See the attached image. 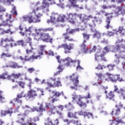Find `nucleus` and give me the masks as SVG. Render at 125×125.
<instances>
[{
    "mask_svg": "<svg viewBox=\"0 0 125 125\" xmlns=\"http://www.w3.org/2000/svg\"><path fill=\"white\" fill-rule=\"evenodd\" d=\"M107 35L109 36V37L114 36V32L112 31H107Z\"/></svg>",
    "mask_w": 125,
    "mask_h": 125,
    "instance_id": "338daca9",
    "label": "nucleus"
},
{
    "mask_svg": "<svg viewBox=\"0 0 125 125\" xmlns=\"http://www.w3.org/2000/svg\"><path fill=\"white\" fill-rule=\"evenodd\" d=\"M81 115H82V111L75 112L74 113L69 111L67 113L68 118H70V119H75L76 120H79L78 115L81 116Z\"/></svg>",
    "mask_w": 125,
    "mask_h": 125,
    "instance_id": "aec40b11",
    "label": "nucleus"
},
{
    "mask_svg": "<svg viewBox=\"0 0 125 125\" xmlns=\"http://www.w3.org/2000/svg\"><path fill=\"white\" fill-rule=\"evenodd\" d=\"M58 109H57V106H53V107L49 109V112L51 113L52 115H55L56 114Z\"/></svg>",
    "mask_w": 125,
    "mask_h": 125,
    "instance_id": "c9c22d12",
    "label": "nucleus"
},
{
    "mask_svg": "<svg viewBox=\"0 0 125 125\" xmlns=\"http://www.w3.org/2000/svg\"><path fill=\"white\" fill-rule=\"evenodd\" d=\"M49 92H51V94H53L52 96L48 98L49 102H51V103H54L58 101V97H60L61 96V93L59 91H56L55 90L52 91L51 90H48Z\"/></svg>",
    "mask_w": 125,
    "mask_h": 125,
    "instance_id": "f3484780",
    "label": "nucleus"
},
{
    "mask_svg": "<svg viewBox=\"0 0 125 125\" xmlns=\"http://www.w3.org/2000/svg\"><path fill=\"white\" fill-rule=\"evenodd\" d=\"M17 45H21L22 47L25 46V42H24V40H19L17 41V43H14V46H17Z\"/></svg>",
    "mask_w": 125,
    "mask_h": 125,
    "instance_id": "72a5a7b5",
    "label": "nucleus"
},
{
    "mask_svg": "<svg viewBox=\"0 0 125 125\" xmlns=\"http://www.w3.org/2000/svg\"><path fill=\"white\" fill-rule=\"evenodd\" d=\"M69 79L73 83V86H71L70 88L74 90H78L80 81H79V76L77 73H73L72 75L69 76Z\"/></svg>",
    "mask_w": 125,
    "mask_h": 125,
    "instance_id": "9b49d317",
    "label": "nucleus"
},
{
    "mask_svg": "<svg viewBox=\"0 0 125 125\" xmlns=\"http://www.w3.org/2000/svg\"><path fill=\"white\" fill-rule=\"evenodd\" d=\"M118 93L119 94V97L121 99L125 100V88L124 89L121 88Z\"/></svg>",
    "mask_w": 125,
    "mask_h": 125,
    "instance_id": "7c9ffc66",
    "label": "nucleus"
},
{
    "mask_svg": "<svg viewBox=\"0 0 125 125\" xmlns=\"http://www.w3.org/2000/svg\"><path fill=\"white\" fill-rule=\"evenodd\" d=\"M3 42H14V40H13V38H10V39L7 38L4 39Z\"/></svg>",
    "mask_w": 125,
    "mask_h": 125,
    "instance_id": "de8ad7c7",
    "label": "nucleus"
},
{
    "mask_svg": "<svg viewBox=\"0 0 125 125\" xmlns=\"http://www.w3.org/2000/svg\"><path fill=\"white\" fill-rule=\"evenodd\" d=\"M115 94H114V92L110 91L106 95V99H109V100H113V101H115Z\"/></svg>",
    "mask_w": 125,
    "mask_h": 125,
    "instance_id": "c85d7f7f",
    "label": "nucleus"
},
{
    "mask_svg": "<svg viewBox=\"0 0 125 125\" xmlns=\"http://www.w3.org/2000/svg\"><path fill=\"white\" fill-rule=\"evenodd\" d=\"M28 82H29V83L27 84V86H28L29 88H32V84H33L34 83H33V81H32L31 79H28Z\"/></svg>",
    "mask_w": 125,
    "mask_h": 125,
    "instance_id": "603ef678",
    "label": "nucleus"
},
{
    "mask_svg": "<svg viewBox=\"0 0 125 125\" xmlns=\"http://www.w3.org/2000/svg\"><path fill=\"white\" fill-rule=\"evenodd\" d=\"M37 105L39 106V108H38V112H45L46 111V108L43 106V103L40 104L39 102L37 103Z\"/></svg>",
    "mask_w": 125,
    "mask_h": 125,
    "instance_id": "c756f323",
    "label": "nucleus"
},
{
    "mask_svg": "<svg viewBox=\"0 0 125 125\" xmlns=\"http://www.w3.org/2000/svg\"><path fill=\"white\" fill-rule=\"evenodd\" d=\"M93 39H97V40H100L101 39V33L99 31H96L93 36Z\"/></svg>",
    "mask_w": 125,
    "mask_h": 125,
    "instance_id": "4c0bfd02",
    "label": "nucleus"
},
{
    "mask_svg": "<svg viewBox=\"0 0 125 125\" xmlns=\"http://www.w3.org/2000/svg\"><path fill=\"white\" fill-rule=\"evenodd\" d=\"M64 123H65L67 125H71V124H73V125H79V122H81L79 120H69L68 119H65L63 120Z\"/></svg>",
    "mask_w": 125,
    "mask_h": 125,
    "instance_id": "bb28decb",
    "label": "nucleus"
},
{
    "mask_svg": "<svg viewBox=\"0 0 125 125\" xmlns=\"http://www.w3.org/2000/svg\"><path fill=\"white\" fill-rule=\"evenodd\" d=\"M96 49H97V47H96V45H94L90 51V52H95V51H96Z\"/></svg>",
    "mask_w": 125,
    "mask_h": 125,
    "instance_id": "13d9d810",
    "label": "nucleus"
},
{
    "mask_svg": "<svg viewBox=\"0 0 125 125\" xmlns=\"http://www.w3.org/2000/svg\"><path fill=\"white\" fill-rule=\"evenodd\" d=\"M40 30H41V32H53V28L48 27L45 28H39L37 29L38 31H40Z\"/></svg>",
    "mask_w": 125,
    "mask_h": 125,
    "instance_id": "e433bc0d",
    "label": "nucleus"
},
{
    "mask_svg": "<svg viewBox=\"0 0 125 125\" xmlns=\"http://www.w3.org/2000/svg\"><path fill=\"white\" fill-rule=\"evenodd\" d=\"M56 114H57V115H58V116L60 117V118H61L62 117H63V113L60 111H59V110H57V112L56 113Z\"/></svg>",
    "mask_w": 125,
    "mask_h": 125,
    "instance_id": "4d7b16f0",
    "label": "nucleus"
},
{
    "mask_svg": "<svg viewBox=\"0 0 125 125\" xmlns=\"http://www.w3.org/2000/svg\"><path fill=\"white\" fill-rule=\"evenodd\" d=\"M104 49L105 51H103L101 54H99V53H96L95 54V59L96 61L99 60V59L101 58V61H103L104 62H107V59L104 56L106 55L107 52H109V48H108V46H106L104 47Z\"/></svg>",
    "mask_w": 125,
    "mask_h": 125,
    "instance_id": "ddd939ff",
    "label": "nucleus"
},
{
    "mask_svg": "<svg viewBox=\"0 0 125 125\" xmlns=\"http://www.w3.org/2000/svg\"><path fill=\"white\" fill-rule=\"evenodd\" d=\"M6 9H5V8L3 7L2 5H0V13L1 12H5V11Z\"/></svg>",
    "mask_w": 125,
    "mask_h": 125,
    "instance_id": "864d4df0",
    "label": "nucleus"
},
{
    "mask_svg": "<svg viewBox=\"0 0 125 125\" xmlns=\"http://www.w3.org/2000/svg\"><path fill=\"white\" fill-rule=\"evenodd\" d=\"M7 67L13 68V69H20V68H23V66L19 65L18 63L14 62H10Z\"/></svg>",
    "mask_w": 125,
    "mask_h": 125,
    "instance_id": "a878e982",
    "label": "nucleus"
},
{
    "mask_svg": "<svg viewBox=\"0 0 125 125\" xmlns=\"http://www.w3.org/2000/svg\"><path fill=\"white\" fill-rule=\"evenodd\" d=\"M47 55H49L51 56H54V53L53 51L50 50L48 52H47Z\"/></svg>",
    "mask_w": 125,
    "mask_h": 125,
    "instance_id": "bf43d9fd",
    "label": "nucleus"
},
{
    "mask_svg": "<svg viewBox=\"0 0 125 125\" xmlns=\"http://www.w3.org/2000/svg\"><path fill=\"white\" fill-rule=\"evenodd\" d=\"M55 1L53 0H42V5L40 7H38L36 8V11H39V10H42L43 9H46V11H49V6L52 5L53 4H55Z\"/></svg>",
    "mask_w": 125,
    "mask_h": 125,
    "instance_id": "1a4fd4ad",
    "label": "nucleus"
},
{
    "mask_svg": "<svg viewBox=\"0 0 125 125\" xmlns=\"http://www.w3.org/2000/svg\"><path fill=\"white\" fill-rule=\"evenodd\" d=\"M77 18H79L81 22L83 23L85 27H87V25L90 27L91 31H93V28L96 26V25H100L102 23V19L96 16L93 17L91 15L88 16L86 18V16L83 14H78L76 13H69L67 19L69 22L73 25H77L79 24V21L77 20ZM90 19H92L91 22L87 24L86 21H89Z\"/></svg>",
    "mask_w": 125,
    "mask_h": 125,
    "instance_id": "f257e3e1",
    "label": "nucleus"
},
{
    "mask_svg": "<svg viewBox=\"0 0 125 125\" xmlns=\"http://www.w3.org/2000/svg\"><path fill=\"white\" fill-rule=\"evenodd\" d=\"M33 12L35 13L34 16L33 15H27L22 17L21 21L22 22H27L31 24V23H39L41 22V17L42 16V15L39 13L38 15H36V11H33Z\"/></svg>",
    "mask_w": 125,
    "mask_h": 125,
    "instance_id": "39448f33",
    "label": "nucleus"
},
{
    "mask_svg": "<svg viewBox=\"0 0 125 125\" xmlns=\"http://www.w3.org/2000/svg\"><path fill=\"white\" fill-rule=\"evenodd\" d=\"M24 97L26 99V96L25 95V92L22 91L21 93L18 94L17 95L16 98H14L13 99L14 101L15 102H16L17 103H18L19 104H22V100L21 99L23 98Z\"/></svg>",
    "mask_w": 125,
    "mask_h": 125,
    "instance_id": "6ab92c4d",
    "label": "nucleus"
},
{
    "mask_svg": "<svg viewBox=\"0 0 125 125\" xmlns=\"http://www.w3.org/2000/svg\"><path fill=\"white\" fill-rule=\"evenodd\" d=\"M58 16V14H55L50 16V20L48 19L47 20V23H52L54 25L57 24L58 21L57 20H56V18Z\"/></svg>",
    "mask_w": 125,
    "mask_h": 125,
    "instance_id": "b1692460",
    "label": "nucleus"
},
{
    "mask_svg": "<svg viewBox=\"0 0 125 125\" xmlns=\"http://www.w3.org/2000/svg\"><path fill=\"white\" fill-rule=\"evenodd\" d=\"M81 115H83L84 117H86L87 118H88V119H89L90 117H92L93 116L92 113H90L89 112H83L82 111L81 113Z\"/></svg>",
    "mask_w": 125,
    "mask_h": 125,
    "instance_id": "a19ab883",
    "label": "nucleus"
},
{
    "mask_svg": "<svg viewBox=\"0 0 125 125\" xmlns=\"http://www.w3.org/2000/svg\"><path fill=\"white\" fill-rule=\"evenodd\" d=\"M51 82H47V85L48 87H59V86H62V84L61 83V82L60 81H56V78L51 77L50 78Z\"/></svg>",
    "mask_w": 125,
    "mask_h": 125,
    "instance_id": "a211bd4d",
    "label": "nucleus"
},
{
    "mask_svg": "<svg viewBox=\"0 0 125 125\" xmlns=\"http://www.w3.org/2000/svg\"><path fill=\"white\" fill-rule=\"evenodd\" d=\"M22 76V74L19 73V74H15V73H12L11 75H8L7 77V80H10L12 81V83H15V80L12 79L13 78L14 79H19V78H21Z\"/></svg>",
    "mask_w": 125,
    "mask_h": 125,
    "instance_id": "4be33fe9",
    "label": "nucleus"
},
{
    "mask_svg": "<svg viewBox=\"0 0 125 125\" xmlns=\"http://www.w3.org/2000/svg\"><path fill=\"white\" fill-rule=\"evenodd\" d=\"M116 65L109 64L107 65V68L108 69L109 71H113L114 70V67H115Z\"/></svg>",
    "mask_w": 125,
    "mask_h": 125,
    "instance_id": "49530a36",
    "label": "nucleus"
},
{
    "mask_svg": "<svg viewBox=\"0 0 125 125\" xmlns=\"http://www.w3.org/2000/svg\"><path fill=\"white\" fill-rule=\"evenodd\" d=\"M105 75L112 83H116L117 82L122 83V82H125V80L123 78L121 77L120 74H112L107 72L105 73Z\"/></svg>",
    "mask_w": 125,
    "mask_h": 125,
    "instance_id": "dca6fc26",
    "label": "nucleus"
},
{
    "mask_svg": "<svg viewBox=\"0 0 125 125\" xmlns=\"http://www.w3.org/2000/svg\"><path fill=\"white\" fill-rule=\"evenodd\" d=\"M12 21L9 20H6L5 21H3L1 23H0V34L1 35H4V34H9V32H10V29H8L6 30H4L3 28H0V27H5L6 26H8V27H11L12 25H11V23H12Z\"/></svg>",
    "mask_w": 125,
    "mask_h": 125,
    "instance_id": "f8f14e48",
    "label": "nucleus"
},
{
    "mask_svg": "<svg viewBox=\"0 0 125 125\" xmlns=\"http://www.w3.org/2000/svg\"><path fill=\"white\" fill-rule=\"evenodd\" d=\"M42 55H43V51L40 50L38 52V55L37 56H35L34 55H32L30 57L25 56L24 58H23L22 56H20V59L21 61H23V62H34L35 60H38V59L41 57Z\"/></svg>",
    "mask_w": 125,
    "mask_h": 125,
    "instance_id": "6e6552de",
    "label": "nucleus"
},
{
    "mask_svg": "<svg viewBox=\"0 0 125 125\" xmlns=\"http://www.w3.org/2000/svg\"><path fill=\"white\" fill-rule=\"evenodd\" d=\"M85 42H86V40H84L83 41L82 43L80 45V48L81 50L83 51V53H87V51H88V49L87 47H86Z\"/></svg>",
    "mask_w": 125,
    "mask_h": 125,
    "instance_id": "cd10ccee",
    "label": "nucleus"
},
{
    "mask_svg": "<svg viewBox=\"0 0 125 125\" xmlns=\"http://www.w3.org/2000/svg\"><path fill=\"white\" fill-rule=\"evenodd\" d=\"M123 32H125V29L124 28V26H120L119 27L118 30L116 31V34L119 33V34H121L122 36H125V33H123Z\"/></svg>",
    "mask_w": 125,
    "mask_h": 125,
    "instance_id": "58836bf2",
    "label": "nucleus"
},
{
    "mask_svg": "<svg viewBox=\"0 0 125 125\" xmlns=\"http://www.w3.org/2000/svg\"><path fill=\"white\" fill-rule=\"evenodd\" d=\"M16 83H17L18 84L19 86H21V88H25V85L26 84L25 82L22 81H16Z\"/></svg>",
    "mask_w": 125,
    "mask_h": 125,
    "instance_id": "79ce46f5",
    "label": "nucleus"
},
{
    "mask_svg": "<svg viewBox=\"0 0 125 125\" xmlns=\"http://www.w3.org/2000/svg\"><path fill=\"white\" fill-rule=\"evenodd\" d=\"M32 119L33 120V122L34 123H37V122H39V121H40V118H39V117H35L32 118Z\"/></svg>",
    "mask_w": 125,
    "mask_h": 125,
    "instance_id": "e2e57ef3",
    "label": "nucleus"
},
{
    "mask_svg": "<svg viewBox=\"0 0 125 125\" xmlns=\"http://www.w3.org/2000/svg\"><path fill=\"white\" fill-rule=\"evenodd\" d=\"M62 62H66L65 63H64V66H65V67L70 66L71 65V63H72L73 64H75V63H77V62L78 66L76 67L77 70H78V69H79V68L80 69H82V67L80 64L81 63V61L79 60H72V59L68 57L65 59H64L63 60H62Z\"/></svg>",
    "mask_w": 125,
    "mask_h": 125,
    "instance_id": "2eb2a0df",
    "label": "nucleus"
},
{
    "mask_svg": "<svg viewBox=\"0 0 125 125\" xmlns=\"http://www.w3.org/2000/svg\"><path fill=\"white\" fill-rule=\"evenodd\" d=\"M35 70L36 69L34 67L29 68L28 69V72L30 74H32L33 72H35Z\"/></svg>",
    "mask_w": 125,
    "mask_h": 125,
    "instance_id": "6e6d98bb",
    "label": "nucleus"
},
{
    "mask_svg": "<svg viewBox=\"0 0 125 125\" xmlns=\"http://www.w3.org/2000/svg\"><path fill=\"white\" fill-rule=\"evenodd\" d=\"M90 93H88L87 97H82L81 95H72V99L80 106L83 108H86L87 105L89 103V101L87 99H90Z\"/></svg>",
    "mask_w": 125,
    "mask_h": 125,
    "instance_id": "7ed1b4c3",
    "label": "nucleus"
},
{
    "mask_svg": "<svg viewBox=\"0 0 125 125\" xmlns=\"http://www.w3.org/2000/svg\"><path fill=\"white\" fill-rule=\"evenodd\" d=\"M101 43H105L107 44L108 43V39L104 38L103 40H102L101 41Z\"/></svg>",
    "mask_w": 125,
    "mask_h": 125,
    "instance_id": "052dcab7",
    "label": "nucleus"
},
{
    "mask_svg": "<svg viewBox=\"0 0 125 125\" xmlns=\"http://www.w3.org/2000/svg\"><path fill=\"white\" fill-rule=\"evenodd\" d=\"M46 47V45H42L40 46V50H41L42 51H44V48Z\"/></svg>",
    "mask_w": 125,
    "mask_h": 125,
    "instance_id": "0e129e2a",
    "label": "nucleus"
},
{
    "mask_svg": "<svg viewBox=\"0 0 125 125\" xmlns=\"http://www.w3.org/2000/svg\"><path fill=\"white\" fill-rule=\"evenodd\" d=\"M115 107L117 108V109L115 110V116H119L120 115V113H121V109L123 108V105L120 104L119 105H116Z\"/></svg>",
    "mask_w": 125,
    "mask_h": 125,
    "instance_id": "473e14b6",
    "label": "nucleus"
},
{
    "mask_svg": "<svg viewBox=\"0 0 125 125\" xmlns=\"http://www.w3.org/2000/svg\"><path fill=\"white\" fill-rule=\"evenodd\" d=\"M12 56V55L11 54L8 53H2V54L0 55V58L1 59L4 58V57H7L8 58H10Z\"/></svg>",
    "mask_w": 125,
    "mask_h": 125,
    "instance_id": "ea45409f",
    "label": "nucleus"
},
{
    "mask_svg": "<svg viewBox=\"0 0 125 125\" xmlns=\"http://www.w3.org/2000/svg\"><path fill=\"white\" fill-rule=\"evenodd\" d=\"M82 35L83 39L86 40V41H89V39H90V34H87L86 33H83Z\"/></svg>",
    "mask_w": 125,
    "mask_h": 125,
    "instance_id": "37998d69",
    "label": "nucleus"
},
{
    "mask_svg": "<svg viewBox=\"0 0 125 125\" xmlns=\"http://www.w3.org/2000/svg\"><path fill=\"white\" fill-rule=\"evenodd\" d=\"M58 69L59 70L58 71L60 72V73L62 72V71L64 70V66H63V64H60L58 67Z\"/></svg>",
    "mask_w": 125,
    "mask_h": 125,
    "instance_id": "8fccbe9b",
    "label": "nucleus"
},
{
    "mask_svg": "<svg viewBox=\"0 0 125 125\" xmlns=\"http://www.w3.org/2000/svg\"><path fill=\"white\" fill-rule=\"evenodd\" d=\"M32 27H29L28 28L26 29L25 32V33H32Z\"/></svg>",
    "mask_w": 125,
    "mask_h": 125,
    "instance_id": "680f3d73",
    "label": "nucleus"
},
{
    "mask_svg": "<svg viewBox=\"0 0 125 125\" xmlns=\"http://www.w3.org/2000/svg\"><path fill=\"white\" fill-rule=\"evenodd\" d=\"M36 92V90L31 89L28 91L27 94L24 93L25 95V99L26 100H33V99H36V97H38V95L39 96H42V95H44L43 94V89H39Z\"/></svg>",
    "mask_w": 125,
    "mask_h": 125,
    "instance_id": "423d86ee",
    "label": "nucleus"
},
{
    "mask_svg": "<svg viewBox=\"0 0 125 125\" xmlns=\"http://www.w3.org/2000/svg\"><path fill=\"white\" fill-rule=\"evenodd\" d=\"M65 18H66V16L64 15H60L57 17V20L58 22H62V23H64L65 22Z\"/></svg>",
    "mask_w": 125,
    "mask_h": 125,
    "instance_id": "2f4dec72",
    "label": "nucleus"
},
{
    "mask_svg": "<svg viewBox=\"0 0 125 125\" xmlns=\"http://www.w3.org/2000/svg\"><path fill=\"white\" fill-rule=\"evenodd\" d=\"M114 121L116 122V123H117V124H122L124 123L123 120H122V119H120V118L119 117H117L114 119V120H109V122H114Z\"/></svg>",
    "mask_w": 125,
    "mask_h": 125,
    "instance_id": "c03bdc74",
    "label": "nucleus"
},
{
    "mask_svg": "<svg viewBox=\"0 0 125 125\" xmlns=\"http://www.w3.org/2000/svg\"><path fill=\"white\" fill-rule=\"evenodd\" d=\"M66 32H67L62 34V39H64V41L73 42H75V39H74L73 38H71L69 34H71V35L76 34L77 32H80V28H75L70 30L69 28H67Z\"/></svg>",
    "mask_w": 125,
    "mask_h": 125,
    "instance_id": "0eeeda50",
    "label": "nucleus"
},
{
    "mask_svg": "<svg viewBox=\"0 0 125 125\" xmlns=\"http://www.w3.org/2000/svg\"><path fill=\"white\" fill-rule=\"evenodd\" d=\"M125 0H116L117 3L118 4H120V3H123V2H125Z\"/></svg>",
    "mask_w": 125,
    "mask_h": 125,
    "instance_id": "774afa93",
    "label": "nucleus"
},
{
    "mask_svg": "<svg viewBox=\"0 0 125 125\" xmlns=\"http://www.w3.org/2000/svg\"><path fill=\"white\" fill-rule=\"evenodd\" d=\"M46 110V109H51L52 107H53V104H51V103H45Z\"/></svg>",
    "mask_w": 125,
    "mask_h": 125,
    "instance_id": "a18cd8bd",
    "label": "nucleus"
},
{
    "mask_svg": "<svg viewBox=\"0 0 125 125\" xmlns=\"http://www.w3.org/2000/svg\"><path fill=\"white\" fill-rule=\"evenodd\" d=\"M12 12L13 13V15H18V13H17V11H16V7L14 6L12 8Z\"/></svg>",
    "mask_w": 125,
    "mask_h": 125,
    "instance_id": "09e8293b",
    "label": "nucleus"
},
{
    "mask_svg": "<svg viewBox=\"0 0 125 125\" xmlns=\"http://www.w3.org/2000/svg\"><path fill=\"white\" fill-rule=\"evenodd\" d=\"M102 8L103 9H112V8H114V13L116 16H120V15L124 16L125 15V4L124 3L118 6L116 4L109 5L108 6L104 4L102 6Z\"/></svg>",
    "mask_w": 125,
    "mask_h": 125,
    "instance_id": "20e7f679",
    "label": "nucleus"
},
{
    "mask_svg": "<svg viewBox=\"0 0 125 125\" xmlns=\"http://www.w3.org/2000/svg\"><path fill=\"white\" fill-rule=\"evenodd\" d=\"M0 114L1 116H3V117H5L7 114H9L10 117H11L12 114H13V108L11 107L7 110H1Z\"/></svg>",
    "mask_w": 125,
    "mask_h": 125,
    "instance_id": "393cba45",
    "label": "nucleus"
},
{
    "mask_svg": "<svg viewBox=\"0 0 125 125\" xmlns=\"http://www.w3.org/2000/svg\"><path fill=\"white\" fill-rule=\"evenodd\" d=\"M18 120L16 121V123L20 124V125H34L36 123L34 122L33 118H30L28 121L27 123L24 122L25 117L23 114H18L17 117Z\"/></svg>",
    "mask_w": 125,
    "mask_h": 125,
    "instance_id": "9d476101",
    "label": "nucleus"
},
{
    "mask_svg": "<svg viewBox=\"0 0 125 125\" xmlns=\"http://www.w3.org/2000/svg\"><path fill=\"white\" fill-rule=\"evenodd\" d=\"M34 40L38 42L42 41L43 42H49L52 44L53 43V38H51L49 33H42L41 30L35 29V35Z\"/></svg>",
    "mask_w": 125,
    "mask_h": 125,
    "instance_id": "f03ea898",
    "label": "nucleus"
},
{
    "mask_svg": "<svg viewBox=\"0 0 125 125\" xmlns=\"http://www.w3.org/2000/svg\"><path fill=\"white\" fill-rule=\"evenodd\" d=\"M25 42L26 43H29V45L31 47V49H34V48H33V42H32V38H31V37H27L25 39Z\"/></svg>",
    "mask_w": 125,
    "mask_h": 125,
    "instance_id": "f704fd0d",
    "label": "nucleus"
},
{
    "mask_svg": "<svg viewBox=\"0 0 125 125\" xmlns=\"http://www.w3.org/2000/svg\"><path fill=\"white\" fill-rule=\"evenodd\" d=\"M56 107L57 109H59V110H60V111H63V110H64V106L62 105H58L56 106Z\"/></svg>",
    "mask_w": 125,
    "mask_h": 125,
    "instance_id": "5fc2aeb1",
    "label": "nucleus"
},
{
    "mask_svg": "<svg viewBox=\"0 0 125 125\" xmlns=\"http://www.w3.org/2000/svg\"><path fill=\"white\" fill-rule=\"evenodd\" d=\"M61 48L64 49V53L65 54H70L71 51L74 48V43H62L61 45H59L58 46V49H60Z\"/></svg>",
    "mask_w": 125,
    "mask_h": 125,
    "instance_id": "4468645a",
    "label": "nucleus"
},
{
    "mask_svg": "<svg viewBox=\"0 0 125 125\" xmlns=\"http://www.w3.org/2000/svg\"><path fill=\"white\" fill-rule=\"evenodd\" d=\"M47 124L46 125H59V120L58 119H52L50 117H48L46 119Z\"/></svg>",
    "mask_w": 125,
    "mask_h": 125,
    "instance_id": "412c9836",
    "label": "nucleus"
},
{
    "mask_svg": "<svg viewBox=\"0 0 125 125\" xmlns=\"http://www.w3.org/2000/svg\"><path fill=\"white\" fill-rule=\"evenodd\" d=\"M31 112H38V106H33L30 108Z\"/></svg>",
    "mask_w": 125,
    "mask_h": 125,
    "instance_id": "3c124183",
    "label": "nucleus"
},
{
    "mask_svg": "<svg viewBox=\"0 0 125 125\" xmlns=\"http://www.w3.org/2000/svg\"><path fill=\"white\" fill-rule=\"evenodd\" d=\"M113 15H111L110 16H108L106 17L105 20V25L104 26L105 28H106L107 30L110 29V28H112V25L111 24V20L113 18Z\"/></svg>",
    "mask_w": 125,
    "mask_h": 125,
    "instance_id": "5701e85b",
    "label": "nucleus"
},
{
    "mask_svg": "<svg viewBox=\"0 0 125 125\" xmlns=\"http://www.w3.org/2000/svg\"><path fill=\"white\" fill-rule=\"evenodd\" d=\"M14 0H6V2L8 4V5H10L11 4V2H13Z\"/></svg>",
    "mask_w": 125,
    "mask_h": 125,
    "instance_id": "69168bd1",
    "label": "nucleus"
}]
</instances>
